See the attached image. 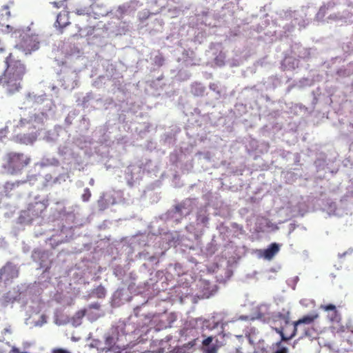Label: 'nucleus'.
Returning a JSON list of instances; mask_svg holds the SVG:
<instances>
[{
	"label": "nucleus",
	"instance_id": "nucleus-1",
	"mask_svg": "<svg viewBox=\"0 0 353 353\" xmlns=\"http://www.w3.org/2000/svg\"><path fill=\"white\" fill-rule=\"evenodd\" d=\"M3 68H0V85L7 86L9 93L17 91L19 81L26 73V66L21 60L16 59L11 52L5 57Z\"/></svg>",
	"mask_w": 353,
	"mask_h": 353
},
{
	"label": "nucleus",
	"instance_id": "nucleus-2",
	"mask_svg": "<svg viewBox=\"0 0 353 353\" xmlns=\"http://www.w3.org/2000/svg\"><path fill=\"white\" fill-rule=\"evenodd\" d=\"M31 162L30 157L22 152H10L6 154L3 168L10 174H17Z\"/></svg>",
	"mask_w": 353,
	"mask_h": 353
},
{
	"label": "nucleus",
	"instance_id": "nucleus-3",
	"mask_svg": "<svg viewBox=\"0 0 353 353\" xmlns=\"http://www.w3.org/2000/svg\"><path fill=\"white\" fill-rule=\"evenodd\" d=\"M290 312H287L286 314L278 315L279 317L285 320V325L281 327H275L274 330L280 334L281 341H288L294 337L297 332V327L295 325L294 322L292 324L289 323Z\"/></svg>",
	"mask_w": 353,
	"mask_h": 353
},
{
	"label": "nucleus",
	"instance_id": "nucleus-4",
	"mask_svg": "<svg viewBox=\"0 0 353 353\" xmlns=\"http://www.w3.org/2000/svg\"><path fill=\"white\" fill-rule=\"evenodd\" d=\"M19 268L13 263L8 261L0 269V281L8 283L19 276Z\"/></svg>",
	"mask_w": 353,
	"mask_h": 353
},
{
	"label": "nucleus",
	"instance_id": "nucleus-5",
	"mask_svg": "<svg viewBox=\"0 0 353 353\" xmlns=\"http://www.w3.org/2000/svg\"><path fill=\"white\" fill-rule=\"evenodd\" d=\"M70 23L69 12L63 10L57 14L54 27L59 30V33L62 34L64 28Z\"/></svg>",
	"mask_w": 353,
	"mask_h": 353
},
{
	"label": "nucleus",
	"instance_id": "nucleus-6",
	"mask_svg": "<svg viewBox=\"0 0 353 353\" xmlns=\"http://www.w3.org/2000/svg\"><path fill=\"white\" fill-rule=\"evenodd\" d=\"M319 309L328 312L327 317L332 322H339L341 319V314L336 309V307L332 303L321 305Z\"/></svg>",
	"mask_w": 353,
	"mask_h": 353
},
{
	"label": "nucleus",
	"instance_id": "nucleus-7",
	"mask_svg": "<svg viewBox=\"0 0 353 353\" xmlns=\"http://www.w3.org/2000/svg\"><path fill=\"white\" fill-rule=\"evenodd\" d=\"M21 47L23 50L29 53L34 51L39 48V42L32 36H27L23 38Z\"/></svg>",
	"mask_w": 353,
	"mask_h": 353
},
{
	"label": "nucleus",
	"instance_id": "nucleus-8",
	"mask_svg": "<svg viewBox=\"0 0 353 353\" xmlns=\"http://www.w3.org/2000/svg\"><path fill=\"white\" fill-rule=\"evenodd\" d=\"M46 205L44 203L38 201L30 203L28 207V215L32 217H38L45 211Z\"/></svg>",
	"mask_w": 353,
	"mask_h": 353
},
{
	"label": "nucleus",
	"instance_id": "nucleus-9",
	"mask_svg": "<svg viewBox=\"0 0 353 353\" xmlns=\"http://www.w3.org/2000/svg\"><path fill=\"white\" fill-rule=\"evenodd\" d=\"M280 245L276 243H271L268 248L263 250V256L268 260H271L279 252Z\"/></svg>",
	"mask_w": 353,
	"mask_h": 353
},
{
	"label": "nucleus",
	"instance_id": "nucleus-10",
	"mask_svg": "<svg viewBox=\"0 0 353 353\" xmlns=\"http://www.w3.org/2000/svg\"><path fill=\"white\" fill-rule=\"evenodd\" d=\"M319 318L318 314H313L310 315H306L303 316L301 319L298 321H294L295 325L298 327L299 325L301 324L310 325L314 323L315 320Z\"/></svg>",
	"mask_w": 353,
	"mask_h": 353
},
{
	"label": "nucleus",
	"instance_id": "nucleus-11",
	"mask_svg": "<svg viewBox=\"0 0 353 353\" xmlns=\"http://www.w3.org/2000/svg\"><path fill=\"white\" fill-rule=\"evenodd\" d=\"M86 310L85 309H83V310H79L77 311L75 314L74 315V316L72 317V321H73V323H76L77 325H79L81 324V319L85 316V315L86 314Z\"/></svg>",
	"mask_w": 353,
	"mask_h": 353
},
{
	"label": "nucleus",
	"instance_id": "nucleus-12",
	"mask_svg": "<svg viewBox=\"0 0 353 353\" xmlns=\"http://www.w3.org/2000/svg\"><path fill=\"white\" fill-rule=\"evenodd\" d=\"M92 294L98 299H103L106 295V290L103 286L100 285L93 290Z\"/></svg>",
	"mask_w": 353,
	"mask_h": 353
},
{
	"label": "nucleus",
	"instance_id": "nucleus-13",
	"mask_svg": "<svg viewBox=\"0 0 353 353\" xmlns=\"http://www.w3.org/2000/svg\"><path fill=\"white\" fill-rule=\"evenodd\" d=\"M105 347L104 348V350L106 349V350H105L106 352L112 350L114 345V338L110 336L106 337L105 341Z\"/></svg>",
	"mask_w": 353,
	"mask_h": 353
},
{
	"label": "nucleus",
	"instance_id": "nucleus-14",
	"mask_svg": "<svg viewBox=\"0 0 353 353\" xmlns=\"http://www.w3.org/2000/svg\"><path fill=\"white\" fill-rule=\"evenodd\" d=\"M65 1L66 0H60V1H54L52 2H50V3L52 5V6L55 8H65Z\"/></svg>",
	"mask_w": 353,
	"mask_h": 353
},
{
	"label": "nucleus",
	"instance_id": "nucleus-15",
	"mask_svg": "<svg viewBox=\"0 0 353 353\" xmlns=\"http://www.w3.org/2000/svg\"><path fill=\"white\" fill-rule=\"evenodd\" d=\"M91 196V192L89 188H86L84 189L83 194L81 196L82 200L84 202L88 201Z\"/></svg>",
	"mask_w": 353,
	"mask_h": 353
},
{
	"label": "nucleus",
	"instance_id": "nucleus-16",
	"mask_svg": "<svg viewBox=\"0 0 353 353\" xmlns=\"http://www.w3.org/2000/svg\"><path fill=\"white\" fill-rule=\"evenodd\" d=\"M1 15H5L8 18H9L10 17V12L9 10V7L8 6H4L2 7V10H1Z\"/></svg>",
	"mask_w": 353,
	"mask_h": 353
},
{
	"label": "nucleus",
	"instance_id": "nucleus-17",
	"mask_svg": "<svg viewBox=\"0 0 353 353\" xmlns=\"http://www.w3.org/2000/svg\"><path fill=\"white\" fill-rule=\"evenodd\" d=\"M8 54L5 46L0 43V54L6 57Z\"/></svg>",
	"mask_w": 353,
	"mask_h": 353
},
{
	"label": "nucleus",
	"instance_id": "nucleus-18",
	"mask_svg": "<svg viewBox=\"0 0 353 353\" xmlns=\"http://www.w3.org/2000/svg\"><path fill=\"white\" fill-rule=\"evenodd\" d=\"M213 341V337L212 336H208V338H206L205 339H204L203 341V345H205V346H207L208 345H210Z\"/></svg>",
	"mask_w": 353,
	"mask_h": 353
},
{
	"label": "nucleus",
	"instance_id": "nucleus-19",
	"mask_svg": "<svg viewBox=\"0 0 353 353\" xmlns=\"http://www.w3.org/2000/svg\"><path fill=\"white\" fill-rule=\"evenodd\" d=\"M52 353H70L69 351L62 349V348H56L52 350Z\"/></svg>",
	"mask_w": 353,
	"mask_h": 353
},
{
	"label": "nucleus",
	"instance_id": "nucleus-20",
	"mask_svg": "<svg viewBox=\"0 0 353 353\" xmlns=\"http://www.w3.org/2000/svg\"><path fill=\"white\" fill-rule=\"evenodd\" d=\"M75 13L77 14V15H84L86 14V11L85 9L83 8H79V9H77L75 10Z\"/></svg>",
	"mask_w": 353,
	"mask_h": 353
},
{
	"label": "nucleus",
	"instance_id": "nucleus-21",
	"mask_svg": "<svg viewBox=\"0 0 353 353\" xmlns=\"http://www.w3.org/2000/svg\"><path fill=\"white\" fill-rule=\"evenodd\" d=\"M205 353H217V347L215 346H212V347L208 348L205 351Z\"/></svg>",
	"mask_w": 353,
	"mask_h": 353
},
{
	"label": "nucleus",
	"instance_id": "nucleus-22",
	"mask_svg": "<svg viewBox=\"0 0 353 353\" xmlns=\"http://www.w3.org/2000/svg\"><path fill=\"white\" fill-rule=\"evenodd\" d=\"M274 353H288V349L286 347H281L277 350Z\"/></svg>",
	"mask_w": 353,
	"mask_h": 353
},
{
	"label": "nucleus",
	"instance_id": "nucleus-23",
	"mask_svg": "<svg viewBox=\"0 0 353 353\" xmlns=\"http://www.w3.org/2000/svg\"><path fill=\"white\" fill-rule=\"evenodd\" d=\"M89 307L90 308H94V309H99V304L97 303H92V304L90 305Z\"/></svg>",
	"mask_w": 353,
	"mask_h": 353
},
{
	"label": "nucleus",
	"instance_id": "nucleus-24",
	"mask_svg": "<svg viewBox=\"0 0 353 353\" xmlns=\"http://www.w3.org/2000/svg\"><path fill=\"white\" fill-rule=\"evenodd\" d=\"M208 219L205 216L202 217L201 219V221L203 223H206L208 222Z\"/></svg>",
	"mask_w": 353,
	"mask_h": 353
},
{
	"label": "nucleus",
	"instance_id": "nucleus-25",
	"mask_svg": "<svg viewBox=\"0 0 353 353\" xmlns=\"http://www.w3.org/2000/svg\"><path fill=\"white\" fill-rule=\"evenodd\" d=\"M235 353H243V352L241 351V349L239 347L236 349Z\"/></svg>",
	"mask_w": 353,
	"mask_h": 353
},
{
	"label": "nucleus",
	"instance_id": "nucleus-26",
	"mask_svg": "<svg viewBox=\"0 0 353 353\" xmlns=\"http://www.w3.org/2000/svg\"><path fill=\"white\" fill-rule=\"evenodd\" d=\"M305 336H311V334L310 333V330H305Z\"/></svg>",
	"mask_w": 353,
	"mask_h": 353
},
{
	"label": "nucleus",
	"instance_id": "nucleus-27",
	"mask_svg": "<svg viewBox=\"0 0 353 353\" xmlns=\"http://www.w3.org/2000/svg\"><path fill=\"white\" fill-rule=\"evenodd\" d=\"M163 61H164V59L163 58H160V64H162Z\"/></svg>",
	"mask_w": 353,
	"mask_h": 353
},
{
	"label": "nucleus",
	"instance_id": "nucleus-28",
	"mask_svg": "<svg viewBox=\"0 0 353 353\" xmlns=\"http://www.w3.org/2000/svg\"><path fill=\"white\" fill-rule=\"evenodd\" d=\"M281 341L278 342V343H276V345H277V346H279V345H281Z\"/></svg>",
	"mask_w": 353,
	"mask_h": 353
}]
</instances>
